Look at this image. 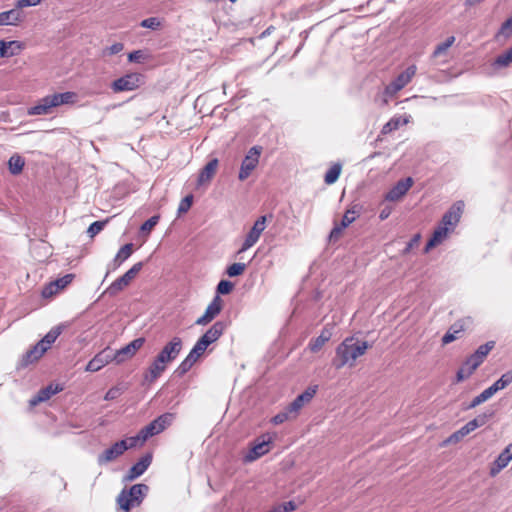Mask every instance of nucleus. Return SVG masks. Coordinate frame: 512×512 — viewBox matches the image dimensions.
Masks as SVG:
<instances>
[{"instance_id":"nucleus-1","label":"nucleus","mask_w":512,"mask_h":512,"mask_svg":"<svg viewBox=\"0 0 512 512\" xmlns=\"http://www.w3.org/2000/svg\"><path fill=\"white\" fill-rule=\"evenodd\" d=\"M182 347L183 341L178 336L167 342L146 370L144 374L145 381L152 383L158 379L166 370L168 364L178 357Z\"/></svg>"},{"instance_id":"nucleus-2","label":"nucleus","mask_w":512,"mask_h":512,"mask_svg":"<svg viewBox=\"0 0 512 512\" xmlns=\"http://www.w3.org/2000/svg\"><path fill=\"white\" fill-rule=\"evenodd\" d=\"M371 345L367 341H360L355 337L345 338L336 348V356L332 363L336 369L344 366L353 367L356 360L364 355Z\"/></svg>"},{"instance_id":"nucleus-3","label":"nucleus","mask_w":512,"mask_h":512,"mask_svg":"<svg viewBox=\"0 0 512 512\" xmlns=\"http://www.w3.org/2000/svg\"><path fill=\"white\" fill-rule=\"evenodd\" d=\"M76 97V93L71 91L47 95L40 99L36 105L30 107L27 113L30 116L48 115L52 112V109L55 107L73 104L76 100Z\"/></svg>"},{"instance_id":"nucleus-4","label":"nucleus","mask_w":512,"mask_h":512,"mask_svg":"<svg viewBox=\"0 0 512 512\" xmlns=\"http://www.w3.org/2000/svg\"><path fill=\"white\" fill-rule=\"evenodd\" d=\"M148 490L149 488L146 484H134L129 489H122L117 496L116 502L120 509L129 512L131 509L141 505Z\"/></svg>"},{"instance_id":"nucleus-5","label":"nucleus","mask_w":512,"mask_h":512,"mask_svg":"<svg viewBox=\"0 0 512 512\" xmlns=\"http://www.w3.org/2000/svg\"><path fill=\"white\" fill-rule=\"evenodd\" d=\"M142 266V262L134 264L124 275L113 281L110 284V286L104 291L103 294H107L109 296H116L120 291H122L130 284V282L140 272Z\"/></svg>"},{"instance_id":"nucleus-6","label":"nucleus","mask_w":512,"mask_h":512,"mask_svg":"<svg viewBox=\"0 0 512 512\" xmlns=\"http://www.w3.org/2000/svg\"><path fill=\"white\" fill-rule=\"evenodd\" d=\"M363 207L359 203H352L344 213L342 220L330 232V239H338L342 231L360 216Z\"/></svg>"},{"instance_id":"nucleus-7","label":"nucleus","mask_w":512,"mask_h":512,"mask_svg":"<svg viewBox=\"0 0 512 512\" xmlns=\"http://www.w3.org/2000/svg\"><path fill=\"white\" fill-rule=\"evenodd\" d=\"M173 418L174 415L172 413H164L160 415L140 430L142 438L147 441L150 437L161 433L170 426Z\"/></svg>"},{"instance_id":"nucleus-8","label":"nucleus","mask_w":512,"mask_h":512,"mask_svg":"<svg viewBox=\"0 0 512 512\" xmlns=\"http://www.w3.org/2000/svg\"><path fill=\"white\" fill-rule=\"evenodd\" d=\"M417 67L410 65L405 71L400 73L391 83H389L384 90V94L388 97H393L400 90H402L416 74Z\"/></svg>"},{"instance_id":"nucleus-9","label":"nucleus","mask_w":512,"mask_h":512,"mask_svg":"<svg viewBox=\"0 0 512 512\" xmlns=\"http://www.w3.org/2000/svg\"><path fill=\"white\" fill-rule=\"evenodd\" d=\"M261 152V146H253L248 150L246 156L244 157L241 163L238 175L239 180L244 181L251 175L252 171L257 167L259 163Z\"/></svg>"},{"instance_id":"nucleus-10","label":"nucleus","mask_w":512,"mask_h":512,"mask_svg":"<svg viewBox=\"0 0 512 512\" xmlns=\"http://www.w3.org/2000/svg\"><path fill=\"white\" fill-rule=\"evenodd\" d=\"M143 76L139 73H128L116 80L111 84L114 92L133 91L140 87L142 84Z\"/></svg>"},{"instance_id":"nucleus-11","label":"nucleus","mask_w":512,"mask_h":512,"mask_svg":"<svg viewBox=\"0 0 512 512\" xmlns=\"http://www.w3.org/2000/svg\"><path fill=\"white\" fill-rule=\"evenodd\" d=\"M227 328L224 321H216L196 342L203 350L206 351L208 346L216 342Z\"/></svg>"},{"instance_id":"nucleus-12","label":"nucleus","mask_w":512,"mask_h":512,"mask_svg":"<svg viewBox=\"0 0 512 512\" xmlns=\"http://www.w3.org/2000/svg\"><path fill=\"white\" fill-rule=\"evenodd\" d=\"M145 338L139 337L131 341L126 346L118 349L116 352H112V358L116 364H122L126 360L131 359L136 352L144 345Z\"/></svg>"},{"instance_id":"nucleus-13","label":"nucleus","mask_w":512,"mask_h":512,"mask_svg":"<svg viewBox=\"0 0 512 512\" xmlns=\"http://www.w3.org/2000/svg\"><path fill=\"white\" fill-rule=\"evenodd\" d=\"M266 216L259 217L255 223L253 224L252 228L246 235V238L242 244V247L239 249L238 253L245 252L249 248H251L253 245L256 244V242L259 240L261 233L266 228Z\"/></svg>"},{"instance_id":"nucleus-14","label":"nucleus","mask_w":512,"mask_h":512,"mask_svg":"<svg viewBox=\"0 0 512 512\" xmlns=\"http://www.w3.org/2000/svg\"><path fill=\"white\" fill-rule=\"evenodd\" d=\"M272 442V438L268 435H262L251 447L249 452L245 456L246 462H252L258 458L264 456L270 451L269 445Z\"/></svg>"},{"instance_id":"nucleus-15","label":"nucleus","mask_w":512,"mask_h":512,"mask_svg":"<svg viewBox=\"0 0 512 512\" xmlns=\"http://www.w3.org/2000/svg\"><path fill=\"white\" fill-rule=\"evenodd\" d=\"M110 362H114L112 358V351L107 347L97 353L86 365L85 371L87 372H97L103 367H105Z\"/></svg>"},{"instance_id":"nucleus-16","label":"nucleus","mask_w":512,"mask_h":512,"mask_svg":"<svg viewBox=\"0 0 512 512\" xmlns=\"http://www.w3.org/2000/svg\"><path fill=\"white\" fill-rule=\"evenodd\" d=\"M222 310V299L217 294L210 304L207 306L204 314L199 317L196 321V325L204 326L210 323L216 316L220 314Z\"/></svg>"},{"instance_id":"nucleus-17","label":"nucleus","mask_w":512,"mask_h":512,"mask_svg":"<svg viewBox=\"0 0 512 512\" xmlns=\"http://www.w3.org/2000/svg\"><path fill=\"white\" fill-rule=\"evenodd\" d=\"M463 208L464 203L462 201H457L456 203H454L449 208V210L443 215L440 224H442L445 227H449L450 230L453 231L460 220Z\"/></svg>"},{"instance_id":"nucleus-18","label":"nucleus","mask_w":512,"mask_h":512,"mask_svg":"<svg viewBox=\"0 0 512 512\" xmlns=\"http://www.w3.org/2000/svg\"><path fill=\"white\" fill-rule=\"evenodd\" d=\"M125 451H127V446H125V443L117 441L111 447L104 450L101 454L98 455V464L103 465L109 463L117 459L119 456L123 455Z\"/></svg>"},{"instance_id":"nucleus-19","label":"nucleus","mask_w":512,"mask_h":512,"mask_svg":"<svg viewBox=\"0 0 512 512\" xmlns=\"http://www.w3.org/2000/svg\"><path fill=\"white\" fill-rule=\"evenodd\" d=\"M413 185V179L407 177L398 181L385 195L388 201H397L402 198Z\"/></svg>"},{"instance_id":"nucleus-20","label":"nucleus","mask_w":512,"mask_h":512,"mask_svg":"<svg viewBox=\"0 0 512 512\" xmlns=\"http://www.w3.org/2000/svg\"><path fill=\"white\" fill-rule=\"evenodd\" d=\"M317 392V386L308 387L303 393L298 395L290 404V411L298 415L301 408L309 403Z\"/></svg>"},{"instance_id":"nucleus-21","label":"nucleus","mask_w":512,"mask_h":512,"mask_svg":"<svg viewBox=\"0 0 512 512\" xmlns=\"http://www.w3.org/2000/svg\"><path fill=\"white\" fill-rule=\"evenodd\" d=\"M482 363L473 355L469 356L456 373V382L469 378Z\"/></svg>"},{"instance_id":"nucleus-22","label":"nucleus","mask_w":512,"mask_h":512,"mask_svg":"<svg viewBox=\"0 0 512 512\" xmlns=\"http://www.w3.org/2000/svg\"><path fill=\"white\" fill-rule=\"evenodd\" d=\"M512 460V443L509 444L493 462L490 468V475L496 476L502 469H504Z\"/></svg>"},{"instance_id":"nucleus-23","label":"nucleus","mask_w":512,"mask_h":512,"mask_svg":"<svg viewBox=\"0 0 512 512\" xmlns=\"http://www.w3.org/2000/svg\"><path fill=\"white\" fill-rule=\"evenodd\" d=\"M152 462L151 454H146L140 458V460L135 463L128 471L126 476L127 480H134L144 474V472L148 469Z\"/></svg>"},{"instance_id":"nucleus-24","label":"nucleus","mask_w":512,"mask_h":512,"mask_svg":"<svg viewBox=\"0 0 512 512\" xmlns=\"http://www.w3.org/2000/svg\"><path fill=\"white\" fill-rule=\"evenodd\" d=\"M219 162L218 159L214 158L211 159L200 171L197 183L199 186L209 183L212 178L214 177L217 168H218Z\"/></svg>"},{"instance_id":"nucleus-25","label":"nucleus","mask_w":512,"mask_h":512,"mask_svg":"<svg viewBox=\"0 0 512 512\" xmlns=\"http://www.w3.org/2000/svg\"><path fill=\"white\" fill-rule=\"evenodd\" d=\"M46 351L47 349L40 342H38L23 355L21 365L25 367L36 362L43 356Z\"/></svg>"},{"instance_id":"nucleus-26","label":"nucleus","mask_w":512,"mask_h":512,"mask_svg":"<svg viewBox=\"0 0 512 512\" xmlns=\"http://www.w3.org/2000/svg\"><path fill=\"white\" fill-rule=\"evenodd\" d=\"M450 232L452 231L449 227H445L442 224H439L438 227L434 230L431 239L427 242L425 251L428 252L431 248L441 244L448 237Z\"/></svg>"},{"instance_id":"nucleus-27","label":"nucleus","mask_w":512,"mask_h":512,"mask_svg":"<svg viewBox=\"0 0 512 512\" xmlns=\"http://www.w3.org/2000/svg\"><path fill=\"white\" fill-rule=\"evenodd\" d=\"M22 19L23 13L16 7L0 13V26L17 25Z\"/></svg>"},{"instance_id":"nucleus-28","label":"nucleus","mask_w":512,"mask_h":512,"mask_svg":"<svg viewBox=\"0 0 512 512\" xmlns=\"http://www.w3.org/2000/svg\"><path fill=\"white\" fill-rule=\"evenodd\" d=\"M465 329V325L463 321H457L453 325L450 326L448 331L442 337V344L447 345L458 338V334L463 332Z\"/></svg>"},{"instance_id":"nucleus-29","label":"nucleus","mask_w":512,"mask_h":512,"mask_svg":"<svg viewBox=\"0 0 512 512\" xmlns=\"http://www.w3.org/2000/svg\"><path fill=\"white\" fill-rule=\"evenodd\" d=\"M133 252V244L127 243L120 248L112 261V269H117L124 261H126Z\"/></svg>"},{"instance_id":"nucleus-30","label":"nucleus","mask_w":512,"mask_h":512,"mask_svg":"<svg viewBox=\"0 0 512 512\" xmlns=\"http://www.w3.org/2000/svg\"><path fill=\"white\" fill-rule=\"evenodd\" d=\"M58 392L57 388H53L51 385L41 389L36 396L30 399L29 403L31 406H35L41 402L47 401L50 397Z\"/></svg>"},{"instance_id":"nucleus-31","label":"nucleus","mask_w":512,"mask_h":512,"mask_svg":"<svg viewBox=\"0 0 512 512\" xmlns=\"http://www.w3.org/2000/svg\"><path fill=\"white\" fill-rule=\"evenodd\" d=\"M511 382H512V370L504 373L497 381H495L488 388L490 390H492L493 394H495L496 392L506 388Z\"/></svg>"},{"instance_id":"nucleus-32","label":"nucleus","mask_w":512,"mask_h":512,"mask_svg":"<svg viewBox=\"0 0 512 512\" xmlns=\"http://www.w3.org/2000/svg\"><path fill=\"white\" fill-rule=\"evenodd\" d=\"M24 164H25V161L20 155H18V154L12 155L8 161V167H9L10 173L13 175L20 174L23 170Z\"/></svg>"},{"instance_id":"nucleus-33","label":"nucleus","mask_w":512,"mask_h":512,"mask_svg":"<svg viewBox=\"0 0 512 512\" xmlns=\"http://www.w3.org/2000/svg\"><path fill=\"white\" fill-rule=\"evenodd\" d=\"M62 333V327L56 326L52 328L39 342L48 350Z\"/></svg>"},{"instance_id":"nucleus-34","label":"nucleus","mask_w":512,"mask_h":512,"mask_svg":"<svg viewBox=\"0 0 512 512\" xmlns=\"http://www.w3.org/2000/svg\"><path fill=\"white\" fill-rule=\"evenodd\" d=\"M408 123V119L401 117H393L391 118L383 127L382 134H388L394 130H397L401 125H405Z\"/></svg>"},{"instance_id":"nucleus-35","label":"nucleus","mask_w":512,"mask_h":512,"mask_svg":"<svg viewBox=\"0 0 512 512\" xmlns=\"http://www.w3.org/2000/svg\"><path fill=\"white\" fill-rule=\"evenodd\" d=\"M74 274H66L64 275L63 277L57 279L56 281H54L53 283H51L50 287L46 288L44 291H43V294L46 296L48 294V289H51V287L55 286L57 290H61V289H64L65 287H67L74 279ZM52 291L50 290L49 291V294H51Z\"/></svg>"},{"instance_id":"nucleus-36","label":"nucleus","mask_w":512,"mask_h":512,"mask_svg":"<svg viewBox=\"0 0 512 512\" xmlns=\"http://www.w3.org/2000/svg\"><path fill=\"white\" fill-rule=\"evenodd\" d=\"M330 339V333L328 332H322L318 337L312 339L309 343V349L312 352H318L323 345L329 341Z\"/></svg>"},{"instance_id":"nucleus-37","label":"nucleus","mask_w":512,"mask_h":512,"mask_svg":"<svg viewBox=\"0 0 512 512\" xmlns=\"http://www.w3.org/2000/svg\"><path fill=\"white\" fill-rule=\"evenodd\" d=\"M341 169H342V166L339 163H336L333 166H331L330 169L325 174V177H324L325 183L328 185L335 183L340 176Z\"/></svg>"},{"instance_id":"nucleus-38","label":"nucleus","mask_w":512,"mask_h":512,"mask_svg":"<svg viewBox=\"0 0 512 512\" xmlns=\"http://www.w3.org/2000/svg\"><path fill=\"white\" fill-rule=\"evenodd\" d=\"M494 394L492 393V390L489 388H486L483 390L479 395L473 398V400L470 402V404L466 407V409H473L480 404L486 402L489 400Z\"/></svg>"},{"instance_id":"nucleus-39","label":"nucleus","mask_w":512,"mask_h":512,"mask_svg":"<svg viewBox=\"0 0 512 512\" xmlns=\"http://www.w3.org/2000/svg\"><path fill=\"white\" fill-rule=\"evenodd\" d=\"M495 345V342L488 341L487 343L479 346L477 350L472 354L477 360H479L481 363L484 362L486 356L489 354V352L493 349Z\"/></svg>"},{"instance_id":"nucleus-40","label":"nucleus","mask_w":512,"mask_h":512,"mask_svg":"<svg viewBox=\"0 0 512 512\" xmlns=\"http://www.w3.org/2000/svg\"><path fill=\"white\" fill-rule=\"evenodd\" d=\"M297 415H294L292 411H290V406L288 405L283 411L276 414L272 419L271 422L275 425H279L284 423L287 420L296 418Z\"/></svg>"},{"instance_id":"nucleus-41","label":"nucleus","mask_w":512,"mask_h":512,"mask_svg":"<svg viewBox=\"0 0 512 512\" xmlns=\"http://www.w3.org/2000/svg\"><path fill=\"white\" fill-rule=\"evenodd\" d=\"M454 42H455L454 36L448 37L444 42L438 44L435 47V50H434L432 56L434 58H437V57L441 56L442 54L446 53V51L453 45Z\"/></svg>"},{"instance_id":"nucleus-42","label":"nucleus","mask_w":512,"mask_h":512,"mask_svg":"<svg viewBox=\"0 0 512 512\" xmlns=\"http://www.w3.org/2000/svg\"><path fill=\"white\" fill-rule=\"evenodd\" d=\"M510 63H512V47L509 48L505 53L499 55L494 63H493V66L494 67H506L508 66Z\"/></svg>"},{"instance_id":"nucleus-43","label":"nucleus","mask_w":512,"mask_h":512,"mask_svg":"<svg viewBox=\"0 0 512 512\" xmlns=\"http://www.w3.org/2000/svg\"><path fill=\"white\" fill-rule=\"evenodd\" d=\"M120 441L125 443L127 450L137 446H142L146 442V440H144L141 436V431H139V433L135 436H131Z\"/></svg>"},{"instance_id":"nucleus-44","label":"nucleus","mask_w":512,"mask_h":512,"mask_svg":"<svg viewBox=\"0 0 512 512\" xmlns=\"http://www.w3.org/2000/svg\"><path fill=\"white\" fill-rule=\"evenodd\" d=\"M204 353L205 350H203L199 345L195 343L189 354L186 356L185 360H187L193 366Z\"/></svg>"},{"instance_id":"nucleus-45","label":"nucleus","mask_w":512,"mask_h":512,"mask_svg":"<svg viewBox=\"0 0 512 512\" xmlns=\"http://www.w3.org/2000/svg\"><path fill=\"white\" fill-rule=\"evenodd\" d=\"M204 353L205 350H203L199 345L195 343L189 354L186 356L185 360H187L193 366Z\"/></svg>"},{"instance_id":"nucleus-46","label":"nucleus","mask_w":512,"mask_h":512,"mask_svg":"<svg viewBox=\"0 0 512 512\" xmlns=\"http://www.w3.org/2000/svg\"><path fill=\"white\" fill-rule=\"evenodd\" d=\"M108 223V219L104 221H95L93 222L87 229V234L90 238L95 237L98 233H100L105 225Z\"/></svg>"},{"instance_id":"nucleus-47","label":"nucleus","mask_w":512,"mask_h":512,"mask_svg":"<svg viewBox=\"0 0 512 512\" xmlns=\"http://www.w3.org/2000/svg\"><path fill=\"white\" fill-rule=\"evenodd\" d=\"M245 269H246V264L233 263L232 265L228 266L226 273L229 277H236V276L243 274Z\"/></svg>"},{"instance_id":"nucleus-48","label":"nucleus","mask_w":512,"mask_h":512,"mask_svg":"<svg viewBox=\"0 0 512 512\" xmlns=\"http://www.w3.org/2000/svg\"><path fill=\"white\" fill-rule=\"evenodd\" d=\"M12 46H16V47L19 48V43L17 41H10L8 43L2 41L0 43V56L1 57H11V56H13L14 52L13 51H9V49Z\"/></svg>"},{"instance_id":"nucleus-49","label":"nucleus","mask_w":512,"mask_h":512,"mask_svg":"<svg viewBox=\"0 0 512 512\" xmlns=\"http://www.w3.org/2000/svg\"><path fill=\"white\" fill-rule=\"evenodd\" d=\"M160 217L158 215H154L146 220L140 227V231L142 233H150V231L157 225Z\"/></svg>"},{"instance_id":"nucleus-50","label":"nucleus","mask_w":512,"mask_h":512,"mask_svg":"<svg viewBox=\"0 0 512 512\" xmlns=\"http://www.w3.org/2000/svg\"><path fill=\"white\" fill-rule=\"evenodd\" d=\"M492 416L493 412L482 413L470 421L473 423L475 429H477L481 426H484Z\"/></svg>"},{"instance_id":"nucleus-51","label":"nucleus","mask_w":512,"mask_h":512,"mask_svg":"<svg viewBox=\"0 0 512 512\" xmlns=\"http://www.w3.org/2000/svg\"><path fill=\"white\" fill-rule=\"evenodd\" d=\"M124 49V45L121 42H117L103 49V56H112L120 53Z\"/></svg>"},{"instance_id":"nucleus-52","label":"nucleus","mask_w":512,"mask_h":512,"mask_svg":"<svg viewBox=\"0 0 512 512\" xmlns=\"http://www.w3.org/2000/svg\"><path fill=\"white\" fill-rule=\"evenodd\" d=\"M161 23L157 17H149L141 21L140 26L143 28H148L152 30H156L160 27Z\"/></svg>"},{"instance_id":"nucleus-53","label":"nucleus","mask_w":512,"mask_h":512,"mask_svg":"<svg viewBox=\"0 0 512 512\" xmlns=\"http://www.w3.org/2000/svg\"><path fill=\"white\" fill-rule=\"evenodd\" d=\"M192 202H193V196L192 195L185 196L181 200V202H180V204L178 206V214L186 213L191 208Z\"/></svg>"},{"instance_id":"nucleus-54","label":"nucleus","mask_w":512,"mask_h":512,"mask_svg":"<svg viewBox=\"0 0 512 512\" xmlns=\"http://www.w3.org/2000/svg\"><path fill=\"white\" fill-rule=\"evenodd\" d=\"M233 284L227 280H221L217 285V293L218 294H228L232 291Z\"/></svg>"},{"instance_id":"nucleus-55","label":"nucleus","mask_w":512,"mask_h":512,"mask_svg":"<svg viewBox=\"0 0 512 512\" xmlns=\"http://www.w3.org/2000/svg\"><path fill=\"white\" fill-rule=\"evenodd\" d=\"M192 367L193 366L187 360L184 359L175 370V373L181 377L185 375Z\"/></svg>"},{"instance_id":"nucleus-56","label":"nucleus","mask_w":512,"mask_h":512,"mask_svg":"<svg viewBox=\"0 0 512 512\" xmlns=\"http://www.w3.org/2000/svg\"><path fill=\"white\" fill-rule=\"evenodd\" d=\"M144 58V52L142 50H135L128 54V60L130 62L141 63Z\"/></svg>"},{"instance_id":"nucleus-57","label":"nucleus","mask_w":512,"mask_h":512,"mask_svg":"<svg viewBox=\"0 0 512 512\" xmlns=\"http://www.w3.org/2000/svg\"><path fill=\"white\" fill-rule=\"evenodd\" d=\"M42 2V0H18L16 7L18 10L25 7L37 6Z\"/></svg>"},{"instance_id":"nucleus-58","label":"nucleus","mask_w":512,"mask_h":512,"mask_svg":"<svg viewBox=\"0 0 512 512\" xmlns=\"http://www.w3.org/2000/svg\"><path fill=\"white\" fill-rule=\"evenodd\" d=\"M120 395H121V389L118 387H112L106 392L104 399L107 401H110V400H114V399L118 398Z\"/></svg>"},{"instance_id":"nucleus-59","label":"nucleus","mask_w":512,"mask_h":512,"mask_svg":"<svg viewBox=\"0 0 512 512\" xmlns=\"http://www.w3.org/2000/svg\"><path fill=\"white\" fill-rule=\"evenodd\" d=\"M500 32L505 36L512 34V16L502 24Z\"/></svg>"},{"instance_id":"nucleus-60","label":"nucleus","mask_w":512,"mask_h":512,"mask_svg":"<svg viewBox=\"0 0 512 512\" xmlns=\"http://www.w3.org/2000/svg\"><path fill=\"white\" fill-rule=\"evenodd\" d=\"M278 506L282 512H293L297 509V505L294 501L284 502Z\"/></svg>"},{"instance_id":"nucleus-61","label":"nucleus","mask_w":512,"mask_h":512,"mask_svg":"<svg viewBox=\"0 0 512 512\" xmlns=\"http://www.w3.org/2000/svg\"><path fill=\"white\" fill-rule=\"evenodd\" d=\"M420 238V234L414 235L412 239L407 243L404 249V253H408L413 247L417 246L419 244Z\"/></svg>"},{"instance_id":"nucleus-62","label":"nucleus","mask_w":512,"mask_h":512,"mask_svg":"<svg viewBox=\"0 0 512 512\" xmlns=\"http://www.w3.org/2000/svg\"><path fill=\"white\" fill-rule=\"evenodd\" d=\"M463 434H460V430H457L456 432L452 433L446 440L445 444H451V443H457L463 438Z\"/></svg>"},{"instance_id":"nucleus-63","label":"nucleus","mask_w":512,"mask_h":512,"mask_svg":"<svg viewBox=\"0 0 512 512\" xmlns=\"http://www.w3.org/2000/svg\"><path fill=\"white\" fill-rule=\"evenodd\" d=\"M460 434H463V436L465 437L466 435H468L469 433H471L472 431L476 430L473 423L471 421L467 422L464 426H462L460 429Z\"/></svg>"},{"instance_id":"nucleus-64","label":"nucleus","mask_w":512,"mask_h":512,"mask_svg":"<svg viewBox=\"0 0 512 512\" xmlns=\"http://www.w3.org/2000/svg\"><path fill=\"white\" fill-rule=\"evenodd\" d=\"M391 214V209L390 208H385L383 209L380 214H379V218L381 220H385L389 217V215Z\"/></svg>"}]
</instances>
